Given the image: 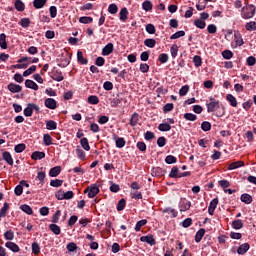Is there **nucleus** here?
<instances>
[{
  "mask_svg": "<svg viewBox=\"0 0 256 256\" xmlns=\"http://www.w3.org/2000/svg\"><path fill=\"white\" fill-rule=\"evenodd\" d=\"M206 107L208 113H215V111L222 108V111L217 112L216 116L223 117V115H225V107L221 106L219 101L215 100V98H210V102L206 104Z\"/></svg>",
  "mask_w": 256,
  "mask_h": 256,
  "instance_id": "nucleus-1",
  "label": "nucleus"
},
{
  "mask_svg": "<svg viewBox=\"0 0 256 256\" xmlns=\"http://www.w3.org/2000/svg\"><path fill=\"white\" fill-rule=\"evenodd\" d=\"M242 19H253L255 16V6L253 4L246 5L241 9Z\"/></svg>",
  "mask_w": 256,
  "mask_h": 256,
  "instance_id": "nucleus-2",
  "label": "nucleus"
},
{
  "mask_svg": "<svg viewBox=\"0 0 256 256\" xmlns=\"http://www.w3.org/2000/svg\"><path fill=\"white\" fill-rule=\"evenodd\" d=\"M99 191V186H97V184H92L84 190V193H88L89 199H93L99 195Z\"/></svg>",
  "mask_w": 256,
  "mask_h": 256,
  "instance_id": "nucleus-3",
  "label": "nucleus"
},
{
  "mask_svg": "<svg viewBox=\"0 0 256 256\" xmlns=\"http://www.w3.org/2000/svg\"><path fill=\"white\" fill-rule=\"evenodd\" d=\"M179 208L180 211H189V209H191V201L187 200L186 198H181Z\"/></svg>",
  "mask_w": 256,
  "mask_h": 256,
  "instance_id": "nucleus-4",
  "label": "nucleus"
},
{
  "mask_svg": "<svg viewBox=\"0 0 256 256\" xmlns=\"http://www.w3.org/2000/svg\"><path fill=\"white\" fill-rule=\"evenodd\" d=\"M217 205H219V198H214L208 207L209 215H215V210L217 209Z\"/></svg>",
  "mask_w": 256,
  "mask_h": 256,
  "instance_id": "nucleus-5",
  "label": "nucleus"
},
{
  "mask_svg": "<svg viewBox=\"0 0 256 256\" xmlns=\"http://www.w3.org/2000/svg\"><path fill=\"white\" fill-rule=\"evenodd\" d=\"M140 241L142 242V243H148V245H151V246H153V245H155L157 242L155 241V238L153 237V235H151V234H148V235H146V236H142V237H140Z\"/></svg>",
  "mask_w": 256,
  "mask_h": 256,
  "instance_id": "nucleus-6",
  "label": "nucleus"
},
{
  "mask_svg": "<svg viewBox=\"0 0 256 256\" xmlns=\"http://www.w3.org/2000/svg\"><path fill=\"white\" fill-rule=\"evenodd\" d=\"M5 247H7V249H10V251H12L13 253H19V251H21V248H19V245H17L15 242H6Z\"/></svg>",
  "mask_w": 256,
  "mask_h": 256,
  "instance_id": "nucleus-7",
  "label": "nucleus"
},
{
  "mask_svg": "<svg viewBox=\"0 0 256 256\" xmlns=\"http://www.w3.org/2000/svg\"><path fill=\"white\" fill-rule=\"evenodd\" d=\"M8 90L10 93H21V91H23V87H21L19 84L10 83L8 85Z\"/></svg>",
  "mask_w": 256,
  "mask_h": 256,
  "instance_id": "nucleus-8",
  "label": "nucleus"
},
{
  "mask_svg": "<svg viewBox=\"0 0 256 256\" xmlns=\"http://www.w3.org/2000/svg\"><path fill=\"white\" fill-rule=\"evenodd\" d=\"M249 249H251V245H249V243H244L238 247L237 253L238 255H245Z\"/></svg>",
  "mask_w": 256,
  "mask_h": 256,
  "instance_id": "nucleus-9",
  "label": "nucleus"
},
{
  "mask_svg": "<svg viewBox=\"0 0 256 256\" xmlns=\"http://www.w3.org/2000/svg\"><path fill=\"white\" fill-rule=\"evenodd\" d=\"M234 39L236 47H242V45H245V42L243 41V37L241 36V33L239 31L234 33Z\"/></svg>",
  "mask_w": 256,
  "mask_h": 256,
  "instance_id": "nucleus-10",
  "label": "nucleus"
},
{
  "mask_svg": "<svg viewBox=\"0 0 256 256\" xmlns=\"http://www.w3.org/2000/svg\"><path fill=\"white\" fill-rule=\"evenodd\" d=\"M45 107L48 109H57V101L53 98H47L45 100Z\"/></svg>",
  "mask_w": 256,
  "mask_h": 256,
  "instance_id": "nucleus-11",
  "label": "nucleus"
},
{
  "mask_svg": "<svg viewBox=\"0 0 256 256\" xmlns=\"http://www.w3.org/2000/svg\"><path fill=\"white\" fill-rule=\"evenodd\" d=\"M240 201H242V203H245L246 205H251V203H253V197H251V195L247 193H244L241 195Z\"/></svg>",
  "mask_w": 256,
  "mask_h": 256,
  "instance_id": "nucleus-12",
  "label": "nucleus"
},
{
  "mask_svg": "<svg viewBox=\"0 0 256 256\" xmlns=\"http://www.w3.org/2000/svg\"><path fill=\"white\" fill-rule=\"evenodd\" d=\"M31 159H33V161H41V159H45V152L35 151L32 153Z\"/></svg>",
  "mask_w": 256,
  "mask_h": 256,
  "instance_id": "nucleus-13",
  "label": "nucleus"
},
{
  "mask_svg": "<svg viewBox=\"0 0 256 256\" xmlns=\"http://www.w3.org/2000/svg\"><path fill=\"white\" fill-rule=\"evenodd\" d=\"M245 162L243 161H236L228 165V170L233 171V169H239V167H244Z\"/></svg>",
  "mask_w": 256,
  "mask_h": 256,
  "instance_id": "nucleus-14",
  "label": "nucleus"
},
{
  "mask_svg": "<svg viewBox=\"0 0 256 256\" xmlns=\"http://www.w3.org/2000/svg\"><path fill=\"white\" fill-rule=\"evenodd\" d=\"M25 87H27L28 89H33L34 91L39 90V85H37V83H35L33 80L29 79L25 81Z\"/></svg>",
  "mask_w": 256,
  "mask_h": 256,
  "instance_id": "nucleus-15",
  "label": "nucleus"
},
{
  "mask_svg": "<svg viewBox=\"0 0 256 256\" xmlns=\"http://www.w3.org/2000/svg\"><path fill=\"white\" fill-rule=\"evenodd\" d=\"M61 173V166H55L50 169L49 176L50 177H58Z\"/></svg>",
  "mask_w": 256,
  "mask_h": 256,
  "instance_id": "nucleus-16",
  "label": "nucleus"
},
{
  "mask_svg": "<svg viewBox=\"0 0 256 256\" xmlns=\"http://www.w3.org/2000/svg\"><path fill=\"white\" fill-rule=\"evenodd\" d=\"M113 53V43H108L103 49H102V55L107 56L111 55Z\"/></svg>",
  "mask_w": 256,
  "mask_h": 256,
  "instance_id": "nucleus-17",
  "label": "nucleus"
},
{
  "mask_svg": "<svg viewBox=\"0 0 256 256\" xmlns=\"http://www.w3.org/2000/svg\"><path fill=\"white\" fill-rule=\"evenodd\" d=\"M203 237H205V229L201 228L196 232V235H195L196 243H201V239H203Z\"/></svg>",
  "mask_w": 256,
  "mask_h": 256,
  "instance_id": "nucleus-18",
  "label": "nucleus"
},
{
  "mask_svg": "<svg viewBox=\"0 0 256 256\" xmlns=\"http://www.w3.org/2000/svg\"><path fill=\"white\" fill-rule=\"evenodd\" d=\"M49 229L52 231V233H54V235H61V227H59V225L55 223L50 224Z\"/></svg>",
  "mask_w": 256,
  "mask_h": 256,
  "instance_id": "nucleus-19",
  "label": "nucleus"
},
{
  "mask_svg": "<svg viewBox=\"0 0 256 256\" xmlns=\"http://www.w3.org/2000/svg\"><path fill=\"white\" fill-rule=\"evenodd\" d=\"M120 21H127L128 17H129V11L127 10V8H122L120 10Z\"/></svg>",
  "mask_w": 256,
  "mask_h": 256,
  "instance_id": "nucleus-20",
  "label": "nucleus"
},
{
  "mask_svg": "<svg viewBox=\"0 0 256 256\" xmlns=\"http://www.w3.org/2000/svg\"><path fill=\"white\" fill-rule=\"evenodd\" d=\"M52 79L54 81H58V82H61L65 79V77H63V73L59 70H56L52 76Z\"/></svg>",
  "mask_w": 256,
  "mask_h": 256,
  "instance_id": "nucleus-21",
  "label": "nucleus"
},
{
  "mask_svg": "<svg viewBox=\"0 0 256 256\" xmlns=\"http://www.w3.org/2000/svg\"><path fill=\"white\" fill-rule=\"evenodd\" d=\"M178 176H179V167L177 166L172 167L168 177H170V179H177Z\"/></svg>",
  "mask_w": 256,
  "mask_h": 256,
  "instance_id": "nucleus-22",
  "label": "nucleus"
},
{
  "mask_svg": "<svg viewBox=\"0 0 256 256\" xmlns=\"http://www.w3.org/2000/svg\"><path fill=\"white\" fill-rule=\"evenodd\" d=\"M243 220L238 219V220H234L232 221V228L239 230V229H243Z\"/></svg>",
  "mask_w": 256,
  "mask_h": 256,
  "instance_id": "nucleus-23",
  "label": "nucleus"
},
{
  "mask_svg": "<svg viewBox=\"0 0 256 256\" xmlns=\"http://www.w3.org/2000/svg\"><path fill=\"white\" fill-rule=\"evenodd\" d=\"M21 211L26 213V215H33V208L31 206L24 204L20 206Z\"/></svg>",
  "mask_w": 256,
  "mask_h": 256,
  "instance_id": "nucleus-24",
  "label": "nucleus"
},
{
  "mask_svg": "<svg viewBox=\"0 0 256 256\" xmlns=\"http://www.w3.org/2000/svg\"><path fill=\"white\" fill-rule=\"evenodd\" d=\"M7 211H9V203L5 202L0 209V218L7 217Z\"/></svg>",
  "mask_w": 256,
  "mask_h": 256,
  "instance_id": "nucleus-25",
  "label": "nucleus"
},
{
  "mask_svg": "<svg viewBox=\"0 0 256 256\" xmlns=\"http://www.w3.org/2000/svg\"><path fill=\"white\" fill-rule=\"evenodd\" d=\"M45 3H47V0H34L33 5L35 9H43Z\"/></svg>",
  "mask_w": 256,
  "mask_h": 256,
  "instance_id": "nucleus-26",
  "label": "nucleus"
},
{
  "mask_svg": "<svg viewBox=\"0 0 256 256\" xmlns=\"http://www.w3.org/2000/svg\"><path fill=\"white\" fill-rule=\"evenodd\" d=\"M144 45L146 47H149L150 49H153V47H155V45H157V41H155V39H153V38H148L144 41Z\"/></svg>",
  "mask_w": 256,
  "mask_h": 256,
  "instance_id": "nucleus-27",
  "label": "nucleus"
},
{
  "mask_svg": "<svg viewBox=\"0 0 256 256\" xmlns=\"http://www.w3.org/2000/svg\"><path fill=\"white\" fill-rule=\"evenodd\" d=\"M80 145L83 147L85 151H90L91 146H89V140L87 138H82L80 140Z\"/></svg>",
  "mask_w": 256,
  "mask_h": 256,
  "instance_id": "nucleus-28",
  "label": "nucleus"
},
{
  "mask_svg": "<svg viewBox=\"0 0 256 256\" xmlns=\"http://www.w3.org/2000/svg\"><path fill=\"white\" fill-rule=\"evenodd\" d=\"M7 36L4 34V33H2L1 35H0V47H1V49H7Z\"/></svg>",
  "mask_w": 256,
  "mask_h": 256,
  "instance_id": "nucleus-29",
  "label": "nucleus"
},
{
  "mask_svg": "<svg viewBox=\"0 0 256 256\" xmlns=\"http://www.w3.org/2000/svg\"><path fill=\"white\" fill-rule=\"evenodd\" d=\"M4 238L6 241H13V239H15V233L13 230H8L4 233Z\"/></svg>",
  "mask_w": 256,
  "mask_h": 256,
  "instance_id": "nucleus-30",
  "label": "nucleus"
},
{
  "mask_svg": "<svg viewBox=\"0 0 256 256\" xmlns=\"http://www.w3.org/2000/svg\"><path fill=\"white\" fill-rule=\"evenodd\" d=\"M32 253L34 255H39V253H41V246H39V243L37 242L32 243Z\"/></svg>",
  "mask_w": 256,
  "mask_h": 256,
  "instance_id": "nucleus-31",
  "label": "nucleus"
},
{
  "mask_svg": "<svg viewBox=\"0 0 256 256\" xmlns=\"http://www.w3.org/2000/svg\"><path fill=\"white\" fill-rule=\"evenodd\" d=\"M126 205L127 201H125V198L120 199L116 207L117 211H123Z\"/></svg>",
  "mask_w": 256,
  "mask_h": 256,
  "instance_id": "nucleus-32",
  "label": "nucleus"
},
{
  "mask_svg": "<svg viewBox=\"0 0 256 256\" xmlns=\"http://www.w3.org/2000/svg\"><path fill=\"white\" fill-rule=\"evenodd\" d=\"M35 71H37V66L33 65L23 72V77H29V75H32Z\"/></svg>",
  "mask_w": 256,
  "mask_h": 256,
  "instance_id": "nucleus-33",
  "label": "nucleus"
},
{
  "mask_svg": "<svg viewBox=\"0 0 256 256\" xmlns=\"http://www.w3.org/2000/svg\"><path fill=\"white\" fill-rule=\"evenodd\" d=\"M142 8L144 11H151L153 9V3H151L149 0H146L142 3Z\"/></svg>",
  "mask_w": 256,
  "mask_h": 256,
  "instance_id": "nucleus-34",
  "label": "nucleus"
},
{
  "mask_svg": "<svg viewBox=\"0 0 256 256\" xmlns=\"http://www.w3.org/2000/svg\"><path fill=\"white\" fill-rule=\"evenodd\" d=\"M46 129L49 131H55L57 129V123L53 120H50L46 123Z\"/></svg>",
  "mask_w": 256,
  "mask_h": 256,
  "instance_id": "nucleus-35",
  "label": "nucleus"
},
{
  "mask_svg": "<svg viewBox=\"0 0 256 256\" xmlns=\"http://www.w3.org/2000/svg\"><path fill=\"white\" fill-rule=\"evenodd\" d=\"M245 29H246V31H256V22L250 21V22L246 23Z\"/></svg>",
  "mask_w": 256,
  "mask_h": 256,
  "instance_id": "nucleus-36",
  "label": "nucleus"
},
{
  "mask_svg": "<svg viewBox=\"0 0 256 256\" xmlns=\"http://www.w3.org/2000/svg\"><path fill=\"white\" fill-rule=\"evenodd\" d=\"M139 123V114L134 113L130 119V125L131 127H135Z\"/></svg>",
  "mask_w": 256,
  "mask_h": 256,
  "instance_id": "nucleus-37",
  "label": "nucleus"
},
{
  "mask_svg": "<svg viewBox=\"0 0 256 256\" xmlns=\"http://www.w3.org/2000/svg\"><path fill=\"white\" fill-rule=\"evenodd\" d=\"M77 59H78V62L81 63V65H87V58L83 57V52L81 51L77 52Z\"/></svg>",
  "mask_w": 256,
  "mask_h": 256,
  "instance_id": "nucleus-38",
  "label": "nucleus"
},
{
  "mask_svg": "<svg viewBox=\"0 0 256 256\" xmlns=\"http://www.w3.org/2000/svg\"><path fill=\"white\" fill-rule=\"evenodd\" d=\"M15 9L17 11H25V4L21 0H16L15 2Z\"/></svg>",
  "mask_w": 256,
  "mask_h": 256,
  "instance_id": "nucleus-39",
  "label": "nucleus"
},
{
  "mask_svg": "<svg viewBox=\"0 0 256 256\" xmlns=\"http://www.w3.org/2000/svg\"><path fill=\"white\" fill-rule=\"evenodd\" d=\"M226 99H227V101H229V103H230V105L232 107H236L237 106V99L233 95L228 94L226 96Z\"/></svg>",
  "mask_w": 256,
  "mask_h": 256,
  "instance_id": "nucleus-40",
  "label": "nucleus"
},
{
  "mask_svg": "<svg viewBox=\"0 0 256 256\" xmlns=\"http://www.w3.org/2000/svg\"><path fill=\"white\" fill-rule=\"evenodd\" d=\"M117 11H119V7H117V4H110L108 7V12L111 15H115L117 14Z\"/></svg>",
  "mask_w": 256,
  "mask_h": 256,
  "instance_id": "nucleus-41",
  "label": "nucleus"
},
{
  "mask_svg": "<svg viewBox=\"0 0 256 256\" xmlns=\"http://www.w3.org/2000/svg\"><path fill=\"white\" fill-rule=\"evenodd\" d=\"M20 25L24 29H27V27H29L31 25V20L29 18H22L20 20Z\"/></svg>",
  "mask_w": 256,
  "mask_h": 256,
  "instance_id": "nucleus-42",
  "label": "nucleus"
},
{
  "mask_svg": "<svg viewBox=\"0 0 256 256\" xmlns=\"http://www.w3.org/2000/svg\"><path fill=\"white\" fill-rule=\"evenodd\" d=\"M79 23H83L84 25H87L89 23H93L92 17L83 16L79 18Z\"/></svg>",
  "mask_w": 256,
  "mask_h": 256,
  "instance_id": "nucleus-43",
  "label": "nucleus"
},
{
  "mask_svg": "<svg viewBox=\"0 0 256 256\" xmlns=\"http://www.w3.org/2000/svg\"><path fill=\"white\" fill-rule=\"evenodd\" d=\"M194 25L196 27H198V29H205L207 24L205 23V21H203L201 19H197V20L194 21Z\"/></svg>",
  "mask_w": 256,
  "mask_h": 256,
  "instance_id": "nucleus-44",
  "label": "nucleus"
},
{
  "mask_svg": "<svg viewBox=\"0 0 256 256\" xmlns=\"http://www.w3.org/2000/svg\"><path fill=\"white\" fill-rule=\"evenodd\" d=\"M43 141H44V145H46V147H49V145H52V143H53L51 135H49V134H44Z\"/></svg>",
  "mask_w": 256,
  "mask_h": 256,
  "instance_id": "nucleus-45",
  "label": "nucleus"
},
{
  "mask_svg": "<svg viewBox=\"0 0 256 256\" xmlns=\"http://www.w3.org/2000/svg\"><path fill=\"white\" fill-rule=\"evenodd\" d=\"M66 249L70 251V253H73L74 251H77L78 247L75 242H70L67 244Z\"/></svg>",
  "mask_w": 256,
  "mask_h": 256,
  "instance_id": "nucleus-46",
  "label": "nucleus"
},
{
  "mask_svg": "<svg viewBox=\"0 0 256 256\" xmlns=\"http://www.w3.org/2000/svg\"><path fill=\"white\" fill-rule=\"evenodd\" d=\"M147 223L146 219H142L138 221L135 225V231H141V227H145V224Z\"/></svg>",
  "mask_w": 256,
  "mask_h": 256,
  "instance_id": "nucleus-47",
  "label": "nucleus"
},
{
  "mask_svg": "<svg viewBox=\"0 0 256 256\" xmlns=\"http://www.w3.org/2000/svg\"><path fill=\"white\" fill-rule=\"evenodd\" d=\"M184 119H186V121H197V115L193 113H185Z\"/></svg>",
  "mask_w": 256,
  "mask_h": 256,
  "instance_id": "nucleus-48",
  "label": "nucleus"
},
{
  "mask_svg": "<svg viewBox=\"0 0 256 256\" xmlns=\"http://www.w3.org/2000/svg\"><path fill=\"white\" fill-rule=\"evenodd\" d=\"M218 184L220 187H222V189H227L228 187H231V183L229 182V180H220L218 181Z\"/></svg>",
  "mask_w": 256,
  "mask_h": 256,
  "instance_id": "nucleus-49",
  "label": "nucleus"
},
{
  "mask_svg": "<svg viewBox=\"0 0 256 256\" xmlns=\"http://www.w3.org/2000/svg\"><path fill=\"white\" fill-rule=\"evenodd\" d=\"M159 131H171V125H169L168 123H162L158 126Z\"/></svg>",
  "mask_w": 256,
  "mask_h": 256,
  "instance_id": "nucleus-50",
  "label": "nucleus"
},
{
  "mask_svg": "<svg viewBox=\"0 0 256 256\" xmlns=\"http://www.w3.org/2000/svg\"><path fill=\"white\" fill-rule=\"evenodd\" d=\"M162 213H171L173 218L177 217L178 215V212L171 207L165 208L164 210H162Z\"/></svg>",
  "mask_w": 256,
  "mask_h": 256,
  "instance_id": "nucleus-51",
  "label": "nucleus"
},
{
  "mask_svg": "<svg viewBox=\"0 0 256 256\" xmlns=\"http://www.w3.org/2000/svg\"><path fill=\"white\" fill-rule=\"evenodd\" d=\"M88 103H90V105H97L99 103V97L95 95L89 96Z\"/></svg>",
  "mask_w": 256,
  "mask_h": 256,
  "instance_id": "nucleus-52",
  "label": "nucleus"
},
{
  "mask_svg": "<svg viewBox=\"0 0 256 256\" xmlns=\"http://www.w3.org/2000/svg\"><path fill=\"white\" fill-rule=\"evenodd\" d=\"M61 185H63V180L55 179L50 181L51 187H61Z\"/></svg>",
  "mask_w": 256,
  "mask_h": 256,
  "instance_id": "nucleus-53",
  "label": "nucleus"
},
{
  "mask_svg": "<svg viewBox=\"0 0 256 256\" xmlns=\"http://www.w3.org/2000/svg\"><path fill=\"white\" fill-rule=\"evenodd\" d=\"M60 218H61V210H57L55 214L52 216V223H59Z\"/></svg>",
  "mask_w": 256,
  "mask_h": 256,
  "instance_id": "nucleus-54",
  "label": "nucleus"
},
{
  "mask_svg": "<svg viewBox=\"0 0 256 256\" xmlns=\"http://www.w3.org/2000/svg\"><path fill=\"white\" fill-rule=\"evenodd\" d=\"M14 193L17 197H21V195H23V188L20 183L15 187Z\"/></svg>",
  "mask_w": 256,
  "mask_h": 256,
  "instance_id": "nucleus-55",
  "label": "nucleus"
},
{
  "mask_svg": "<svg viewBox=\"0 0 256 256\" xmlns=\"http://www.w3.org/2000/svg\"><path fill=\"white\" fill-rule=\"evenodd\" d=\"M24 115L25 117H31V115H33V108L31 104H28V107L24 109Z\"/></svg>",
  "mask_w": 256,
  "mask_h": 256,
  "instance_id": "nucleus-56",
  "label": "nucleus"
},
{
  "mask_svg": "<svg viewBox=\"0 0 256 256\" xmlns=\"http://www.w3.org/2000/svg\"><path fill=\"white\" fill-rule=\"evenodd\" d=\"M78 219L79 217H77L76 215L71 216L68 220V226L73 227V225L77 223Z\"/></svg>",
  "mask_w": 256,
  "mask_h": 256,
  "instance_id": "nucleus-57",
  "label": "nucleus"
},
{
  "mask_svg": "<svg viewBox=\"0 0 256 256\" xmlns=\"http://www.w3.org/2000/svg\"><path fill=\"white\" fill-rule=\"evenodd\" d=\"M187 93H189V86H188V85L183 86V87L179 90V95H180V97H185V95H187Z\"/></svg>",
  "mask_w": 256,
  "mask_h": 256,
  "instance_id": "nucleus-58",
  "label": "nucleus"
},
{
  "mask_svg": "<svg viewBox=\"0 0 256 256\" xmlns=\"http://www.w3.org/2000/svg\"><path fill=\"white\" fill-rule=\"evenodd\" d=\"M201 129L202 131H211V123L207 121L202 122Z\"/></svg>",
  "mask_w": 256,
  "mask_h": 256,
  "instance_id": "nucleus-59",
  "label": "nucleus"
},
{
  "mask_svg": "<svg viewBox=\"0 0 256 256\" xmlns=\"http://www.w3.org/2000/svg\"><path fill=\"white\" fill-rule=\"evenodd\" d=\"M222 57H223L224 59H231V58L233 57V52L230 51V50H224V51L222 52Z\"/></svg>",
  "mask_w": 256,
  "mask_h": 256,
  "instance_id": "nucleus-60",
  "label": "nucleus"
},
{
  "mask_svg": "<svg viewBox=\"0 0 256 256\" xmlns=\"http://www.w3.org/2000/svg\"><path fill=\"white\" fill-rule=\"evenodd\" d=\"M179 37H185V31L181 30L176 33H174L170 39H179Z\"/></svg>",
  "mask_w": 256,
  "mask_h": 256,
  "instance_id": "nucleus-61",
  "label": "nucleus"
},
{
  "mask_svg": "<svg viewBox=\"0 0 256 256\" xmlns=\"http://www.w3.org/2000/svg\"><path fill=\"white\" fill-rule=\"evenodd\" d=\"M246 63L249 67H253V65H255L256 63V58L255 56H249L246 60Z\"/></svg>",
  "mask_w": 256,
  "mask_h": 256,
  "instance_id": "nucleus-62",
  "label": "nucleus"
},
{
  "mask_svg": "<svg viewBox=\"0 0 256 256\" xmlns=\"http://www.w3.org/2000/svg\"><path fill=\"white\" fill-rule=\"evenodd\" d=\"M39 213L42 215V217H47V215H49V207L44 206L40 208Z\"/></svg>",
  "mask_w": 256,
  "mask_h": 256,
  "instance_id": "nucleus-63",
  "label": "nucleus"
},
{
  "mask_svg": "<svg viewBox=\"0 0 256 256\" xmlns=\"http://www.w3.org/2000/svg\"><path fill=\"white\" fill-rule=\"evenodd\" d=\"M146 31L147 33H149L150 35H154L155 33V26L153 24H148L146 25Z\"/></svg>",
  "mask_w": 256,
  "mask_h": 256,
  "instance_id": "nucleus-64",
  "label": "nucleus"
}]
</instances>
